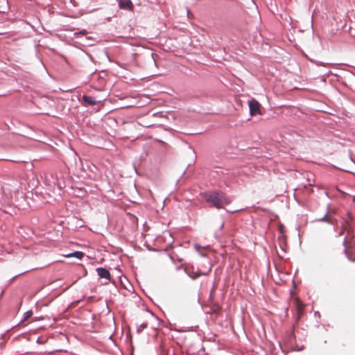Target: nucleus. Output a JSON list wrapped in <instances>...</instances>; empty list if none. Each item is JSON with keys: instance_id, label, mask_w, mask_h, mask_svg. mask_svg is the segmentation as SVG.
Segmentation results:
<instances>
[{"instance_id": "7ed1b4c3", "label": "nucleus", "mask_w": 355, "mask_h": 355, "mask_svg": "<svg viewBox=\"0 0 355 355\" xmlns=\"http://www.w3.org/2000/svg\"><path fill=\"white\" fill-rule=\"evenodd\" d=\"M294 305L297 313V320H299L304 314L305 305L303 304L298 297L294 300Z\"/></svg>"}, {"instance_id": "9b49d317", "label": "nucleus", "mask_w": 355, "mask_h": 355, "mask_svg": "<svg viewBox=\"0 0 355 355\" xmlns=\"http://www.w3.org/2000/svg\"><path fill=\"white\" fill-rule=\"evenodd\" d=\"M33 315V312L31 311H27L25 313L24 320H26L30 318Z\"/></svg>"}, {"instance_id": "f8f14e48", "label": "nucleus", "mask_w": 355, "mask_h": 355, "mask_svg": "<svg viewBox=\"0 0 355 355\" xmlns=\"http://www.w3.org/2000/svg\"><path fill=\"white\" fill-rule=\"evenodd\" d=\"M87 34V31L86 29H83V30L80 31L79 32L74 33L75 35H85Z\"/></svg>"}, {"instance_id": "20e7f679", "label": "nucleus", "mask_w": 355, "mask_h": 355, "mask_svg": "<svg viewBox=\"0 0 355 355\" xmlns=\"http://www.w3.org/2000/svg\"><path fill=\"white\" fill-rule=\"evenodd\" d=\"M250 113L251 115H255L260 113L261 105L255 99H251L248 103Z\"/></svg>"}, {"instance_id": "0eeeda50", "label": "nucleus", "mask_w": 355, "mask_h": 355, "mask_svg": "<svg viewBox=\"0 0 355 355\" xmlns=\"http://www.w3.org/2000/svg\"><path fill=\"white\" fill-rule=\"evenodd\" d=\"M96 271H97L98 275L101 278H104L107 280L110 279V273L108 270H107L104 268H98L96 269Z\"/></svg>"}, {"instance_id": "f3484780", "label": "nucleus", "mask_w": 355, "mask_h": 355, "mask_svg": "<svg viewBox=\"0 0 355 355\" xmlns=\"http://www.w3.org/2000/svg\"><path fill=\"white\" fill-rule=\"evenodd\" d=\"M348 216H349L350 218H352V216H351V215H350L349 214H348Z\"/></svg>"}, {"instance_id": "1a4fd4ad", "label": "nucleus", "mask_w": 355, "mask_h": 355, "mask_svg": "<svg viewBox=\"0 0 355 355\" xmlns=\"http://www.w3.org/2000/svg\"><path fill=\"white\" fill-rule=\"evenodd\" d=\"M67 258L76 257L78 259H82L84 257V253L82 252L76 251L70 254H67L64 255Z\"/></svg>"}, {"instance_id": "2eb2a0df", "label": "nucleus", "mask_w": 355, "mask_h": 355, "mask_svg": "<svg viewBox=\"0 0 355 355\" xmlns=\"http://www.w3.org/2000/svg\"><path fill=\"white\" fill-rule=\"evenodd\" d=\"M154 55H155L154 53H151V58H152V60H153L154 63L155 64V63H156V61H155V58H154Z\"/></svg>"}, {"instance_id": "dca6fc26", "label": "nucleus", "mask_w": 355, "mask_h": 355, "mask_svg": "<svg viewBox=\"0 0 355 355\" xmlns=\"http://www.w3.org/2000/svg\"><path fill=\"white\" fill-rule=\"evenodd\" d=\"M141 326L143 328H146V327H147V324H141Z\"/></svg>"}, {"instance_id": "9d476101", "label": "nucleus", "mask_w": 355, "mask_h": 355, "mask_svg": "<svg viewBox=\"0 0 355 355\" xmlns=\"http://www.w3.org/2000/svg\"><path fill=\"white\" fill-rule=\"evenodd\" d=\"M342 229H343V234L346 232V234H348V232H354L349 222L345 220L343 225H342Z\"/></svg>"}, {"instance_id": "423d86ee", "label": "nucleus", "mask_w": 355, "mask_h": 355, "mask_svg": "<svg viewBox=\"0 0 355 355\" xmlns=\"http://www.w3.org/2000/svg\"><path fill=\"white\" fill-rule=\"evenodd\" d=\"M83 101L85 105H96L101 102V100H96L94 98L90 96L84 94L82 97Z\"/></svg>"}, {"instance_id": "6e6552de", "label": "nucleus", "mask_w": 355, "mask_h": 355, "mask_svg": "<svg viewBox=\"0 0 355 355\" xmlns=\"http://www.w3.org/2000/svg\"><path fill=\"white\" fill-rule=\"evenodd\" d=\"M119 6L121 9L132 10V3L130 0H119Z\"/></svg>"}, {"instance_id": "4468645a", "label": "nucleus", "mask_w": 355, "mask_h": 355, "mask_svg": "<svg viewBox=\"0 0 355 355\" xmlns=\"http://www.w3.org/2000/svg\"><path fill=\"white\" fill-rule=\"evenodd\" d=\"M327 214H326L324 215V217H322V218H319V219H318V220H320V221H324V220H326V218H327Z\"/></svg>"}, {"instance_id": "ddd939ff", "label": "nucleus", "mask_w": 355, "mask_h": 355, "mask_svg": "<svg viewBox=\"0 0 355 355\" xmlns=\"http://www.w3.org/2000/svg\"><path fill=\"white\" fill-rule=\"evenodd\" d=\"M317 66H322V67H324L326 66V63H324L322 62H320V61H313Z\"/></svg>"}, {"instance_id": "39448f33", "label": "nucleus", "mask_w": 355, "mask_h": 355, "mask_svg": "<svg viewBox=\"0 0 355 355\" xmlns=\"http://www.w3.org/2000/svg\"><path fill=\"white\" fill-rule=\"evenodd\" d=\"M211 270V268H209L207 272H202L200 270L194 271L193 268L191 270H190L189 268H187L186 270H187V274L192 279H195L201 275H207L210 272Z\"/></svg>"}, {"instance_id": "f03ea898", "label": "nucleus", "mask_w": 355, "mask_h": 355, "mask_svg": "<svg viewBox=\"0 0 355 355\" xmlns=\"http://www.w3.org/2000/svg\"><path fill=\"white\" fill-rule=\"evenodd\" d=\"M355 235L354 232H348L344 239L345 253L347 258L355 261Z\"/></svg>"}, {"instance_id": "f257e3e1", "label": "nucleus", "mask_w": 355, "mask_h": 355, "mask_svg": "<svg viewBox=\"0 0 355 355\" xmlns=\"http://www.w3.org/2000/svg\"><path fill=\"white\" fill-rule=\"evenodd\" d=\"M205 200L217 209L223 208L225 205L231 203L232 200L221 191H214L203 195Z\"/></svg>"}]
</instances>
